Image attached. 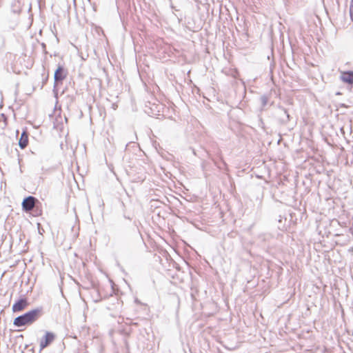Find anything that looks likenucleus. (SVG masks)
<instances>
[{
    "label": "nucleus",
    "instance_id": "7",
    "mask_svg": "<svg viewBox=\"0 0 353 353\" xmlns=\"http://www.w3.org/2000/svg\"><path fill=\"white\" fill-rule=\"evenodd\" d=\"M28 134L25 130L22 132L19 141V145L21 149H24L28 145Z\"/></svg>",
    "mask_w": 353,
    "mask_h": 353
},
{
    "label": "nucleus",
    "instance_id": "6",
    "mask_svg": "<svg viewBox=\"0 0 353 353\" xmlns=\"http://www.w3.org/2000/svg\"><path fill=\"white\" fill-rule=\"evenodd\" d=\"M28 305L27 300L21 299L13 304L12 309L14 312H21Z\"/></svg>",
    "mask_w": 353,
    "mask_h": 353
},
{
    "label": "nucleus",
    "instance_id": "4",
    "mask_svg": "<svg viewBox=\"0 0 353 353\" xmlns=\"http://www.w3.org/2000/svg\"><path fill=\"white\" fill-rule=\"evenodd\" d=\"M67 71L61 65H59L54 72L55 83H61L66 78Z\"/></svg>",
    "mask_w": 353,
    "mask_h": 353
},
{
    "label": "nucleus",
    "instance_id": "5",
    "mask_svg": "<svg viewBox=\"0 0 353 353\" xmlns=\"http://www.w3.org/2000/svg\"><path fill=\"white\" fill-rule=\"evenodd\" d=\"M341 80L345 83L353 84V72L352 71H343L341 72Z\"/></svg>",
    "mask_w": 353,
    "mask_h": 353
},
{
    "label": "nucleus",
    "instance_id": "8",
    "mask_svg": "<svg viewBox=\"0 0 353 353\" xmlns=\"http://www.w3.org/2000/svg\"><path fill=\"white\" fill-rule=\"evenodd\" d=\"M350 15L351 20L353 21V0L350 1Z\"/></svg>",
    "mask_w": 353,
    "mask_h": 353
},
{
    "label": "nucleus",
    "instance_id": "3",
    "mask_svg": "<svg viewBox=\"0 0 353 353\" xmlns=\"http://www.w3.org/2000/svg\"><path fill=\"white\" fill-rule=\"evenodd\" d=\"M38 202L39 201L35 197L29 196L25 198L22 202L23 210L26 212H30L34 209Z\"/></svg>",
    "mask_w": 353,
    "mask_h": 353
},
{
    "label": "nucleus",
    "instance_id": "1",
    "mask_svg": "<svg viewBox=\"0 0 353 353\" xmlns=\"http://www.w3.org/2000/svg\"><path fill=\"white\" fill-rule=\"evenodd\" d=\"M40 316L39 310H32L14 319V325L17 327L31 325Z\"/></svg>",
    "mask_w": 353,
    "mask_h": 353
},
{
    "label": "nucleus",
    "instance_id": "9",
    "mask_svg": "<svg viewBox=\"0 0 353 353\" xmlns=\"http://www.w3.org/2000/svg\"><path fill=\"white\" fill-rule=\"evenodd\" d=\"M38 211H39V212H38V214H38V215H41V212H42V211H41V210H38Z\"/></svg>",
    "mask_w": 353,
    "mask_h": 353
},
{
    "label": "nucleus",
    "instance_id": "2",
    "mask_svg": "<svg viewBox=\"0 0 353 353\" xmlns=\"http://www.w3.org/2000/svg\"><path fill=\"white\" fill-rule=\"evenodd\" d=\"M56 339V334L52 332H46L44 336L40 339L39 340V349L40 350H43L50 344L53 343V341Z\"/></svg>",
    "mask_w": 353,
    "mask_h": 353
}]
</instances>
